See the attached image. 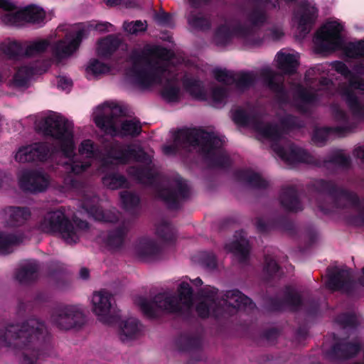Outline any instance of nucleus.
Wrapping results in <instances>:
<instances>
[{"instance_id": "obj_38", "label": "nucleus", "mask_w": 364, "mask_h": 364, "mask_svg": "<svg viewBox=\"0 0 364 364\" xmlns=\"http://www.w3.org/2000/svg\"><path fill=\"white\" fill-rule=\"evenodd\" d=\"M0 50L9 58L24 55V42L18 41H5L1 44Z\"/></svg>"}, {"instance_id": "obj_26", "label": "nucleus", "mask_w": 364, "mask_h": 364, "mask_svg": "<svg viewBox=\"0 0 364 364\" xmlns=\"http://www.w3.org/2000/svg\"><path fill=\"white\" fill-rule=\"evenodd\" d=\"M329 279L327 285L332 290L348 292L351 286L350 274L345 267L333 268L329 271Z\"/></svg>"}, {"instance_id": "obj_49", "label": "nucleus", "mask_w": 364, "mask_h": 364, "mask_svg": "<svg viewBox=\"0 0 364 364\" xmlns=\"http://www.w3.org/2000/svg\"><path fill=\"white\" fill-rule=\"evenodd\" d=\"M125 31L130 34H137L145 31L146 26L141 21H136L130 23H124L123 25Z\"/></svg>"}, {"instance_id": "obj_55", "label": "nucleus", "mask_w": 364, "mask_h": 364, "mask_svg": "<svg viewBox=\"0 0 364 364\" xmlns=\"http://www.w3.org/2000/svg\"><path fill=\"white\" fill-rule=\"evenodd\" d=\"M284 36L283 29L281 27H275L271 29L270 36L273 40H279Z\"/></svg>"}, {"instance_id": "obj_34", "label": "nucleus", "mask_w": 364, "mask_h": 364, "mask_svg": "<svg viewBox=\"0 0 364 364\" xmlns=\"http://www.w3.org/2000/svg\"><path fill=\"white\" fill-rule=\"evenodd\" d=\"M23 241L21 235H16L11 231H0V254L11 252L14 245Z\"/></svg>"}, {"instance_id": "obj_8", "label": "nucleus", "mask_w": 364, "mask_h": 364, "mask_svg": "<svg viewBox=\"0 0 364 364\" xmlns=\"http://www.w3.org/2000/svg\"><path fill=\"white\" fill-rule=\"evenodd\" d=\"M223 140L215 133L206 132L203 129H183L177 132L173 144L163 146V152L170 155L178 149H196L207 155H215L219 153Z\"/></svg>"}, {"instance_id": "obj_25", "label": "nucleus", "mask_w": 364, "mask_h": 364, "mask_svg": "<svg viewBox=\"0 0 364 364\" xmlns=\"http://www.w3.org/2000/svg\"><path fill=\"white\" fill-rule=\"evenodd\" d=\"M161 250L160 245L154 239L144 237L134 245V254L139 259L149 261L156 258Z\"/></svg>"}, {"instance_id": "obj_64", "label": "nucleus", "mask_w": 364, "mask_h": 364, "mask_svg": "<svg viewBox=\"0 0 364 364\" xmlns=\"http://www.w3.org/2000/svg\"><path fill=\"white\" fill-rule=\"evenodd\" d=\"M356 155L358 157L364 159V146L360 147L356 150Z\"/></svg>"}, {"instance_id": "obj_27", "label": "nucleus", "mask_w": 364, "mask_h": 364, "mask_svg": "<svg viewBox=\"0 0 364 364\" xmlns=\"http://www.w3.org/2000/svg\"><path fill=\"white\" fill-rule=\"evenodd\" d=\"M46 68L38 69L30 64L22 63L16 67L15 73L11 80V84L16 87H25L32 77L36 74L45 72Z\"/></svg>"}, {"instance_id": "obj_56", "label": "nucleus", "mask_w": 364, "mask_h": 364, "mask_svg": "<svg viewBox=\"0 0 364 364\" xmlns=\"http://www.w3.org/2000/svg\"><path fill=\"white\" fill-rule=\"evenodd\" d=\"M266 269L269 273L275 272L278 269V265L274 259H266Z\"/></svg>"}, {"instance_id": "obj_29", "label": "nucleus", "mask_w": 364, "mask_h": 364, "mask_svg": "<svg viewBox=\"0 0 364 364\" xmlns=\"http://www.w3.org/2000/svg\"><path fill=\"white\" fill-rule=\"evenodd\" d=\"M225 249L227 252L232 253L240 259H245L250 252V246L248 241L244 235V232H237L234 238L225 244Z\"/></svg>"}, {"instance_id": "obj_40", "label": "nucleus", "mask_w": 364, "mask_h": 364, "mask_svg": "<svg viewBox=\"0 0 364 364\" xmlns=\"http://www.w3.org/2000/svg\"><path fill=\"white\" fill-rule=\"evenodd\" d=\"M260 75L269 83L270 88L277 93L278 97L280 98V100L282 102L285 101V100L282 98V95H286L283 85L279 83L274 84V80L276 76L271 68L269 66L264 67L260 71Z\"/></svg>"}, {"instance_id": "obj_62", "label": "nucleus", "mask_w": 364, "mask_h": 364, "mask_svg": "<svg viewBox=\"0 0 364 364\" xmlns=\"http://www.w3.org/2000/svg\"><path fill=\"white\" fill-rule=\"evenodd\" d=\"M80 276L82 279H86L89 277V271L86 268H82L80 271Z\"/></svg>"}, {"instance_id": "obj_18", "label": "nucleus", "mask_w": 364, "mask_h": 364, "mask_svg": "<svg viewBox=\"0 0 364 364\" xmlns=\"http://www.w3.org/2000/svg\"><path fill=\"white\" fill-rule=\"evenodd\" d=\"M17 178L19 187L32 193L45 191L50 183L49 176L38 171L22 169L18 171Z\"/></svg>"}, {"instance_id": "obj_14", "label": "nucleus", "mask_w": 364, "mask_h": 364, "mask_svg": "<svg viewBox=\"0 0 364 364\" xmlns=\"http://www.w3.org/2000/svg\"><path fill=\"white\" fill-rule=\"evenodd\" d=\"M232 37L241 39L248 46L259 43L252 27H247L240 23H226L218 28L215 33V41L218 45L227 43Z\"/></svg>"}, {"instance_id": "obj_48", "label": "nucleus", "mask_w": 364, "mask_h": 364, "mask_svg": "<svg viewBox=\"0 0 364 364\" xmlns=\"http://www.w3.org/2000/svg\"><path fill=\"white\" fill-rule=\"evenodd\" d=\"M295 0H254L255 3L267 9H282Z\"/></svg>"}, {"instance_id": "obj_57", "label": "nucleus", "mask_w": 364, "mask_h": 364, "mask_svg": "<svg viewBox=\"0 0 364 364\" xmlns=\"http://www.w3.org/2000/svg\"><path fill=\"white\" fill-rule=\"evenodd\" d=\"M205 265L209 269H213L216 266L215 257L214 255L210 254L208 255L207 259L203 260Z\"/></svg>"}, {"instance_id": "obj_10", "label": "nucleus", "mask_w": 364, "mask_h": 364, "mask_svg": "<svg viewBox=\"0 0 364 364\" xmlns=\"http://www.w3.org/2000/svg\"><path fill=\"white\" fill-rule=\"evenodd\" d=\"M329 67H331L332 69L348 80V87L343 92V95L353 111L358 112L360 105L355 92L358 93L364 92V79L360 76L353 74L345 63L336 61L330 64L318 65L316 68L308 70L306 77L310 78L314 73L323 72L324 70L328 69Z\"/></svg>"}, {"instance_id": "obj_19", "label": "nucleus", "mask_w": 364, "mask_h": 364, "mask_svg": "<svg viewBox=\"0 0 364 364\" xmlns=\"http://www.w3.org/2000/svg\"><path fill=\"white\" fill-rule=\"evenodd\" d=\"M318 16V9L311 0H305L300 3L299 7L294 14V21L297 23L301 36L308 33Z\"/></svg>"}, {"instance_id": "obj_63", "label": "nucleus", "mask_w": 364, "mask_h": 364, "mask_svg": "<svg viewBox=\"0 0 364 364\" xmlns=\"http://www.w3.org/2000/svg\"><path fill=\"white\" fill-rule=\"evenodd\" d=\"M104 1L109 6H114L119 5L121 0H104Z\"/></svg>"}, {"instance_id": "obj_9", "label": "nucleus", "mask_w": 364, "mask_h": 364, "mask_svg": "<svg viewBox=\"0 0 364 364\" xmlns=\"http://www.w3.org/2000/svg\"><path fill=\"white\" fill-rule=\"evenodd\" d=\"M39 228L44 232L58 234L66 243L73 244L88 228V224L77 219L72 222L63 210L58 209L48 212L40 223Z\"/></svg>"}, {"instance_id": "obj_5", "label": "nucleus", "mask_w": 364, "mask_h": 364, "mask_svg": "<svg viewBox=\"0 0 364 364\" xmlns=\"http://www.w3.org/2000/svg\"><path fill=\"white\" fill-rule=\"evenodd\" d=\"M46 333L44 323L31 318L21 326L10 324L6 326L0 333V341L5 346L14 345L22 348L21 364H37L38 354L31 345L43 340Z\"/></svg>"}, {"instance_id": "obj_43", "label": "nucleus", "mask_w": 364, "mask_h": 364, "mask_svg": "<svg viewBox=\"0 0 364 364\" xmlns=\"http://www.w3.org/2000/svg\"><path fill=\"white\" fill-rule=\"evenodd\" d=\"M103 184L110 189H117L128 186L125 178L117 173H109L102 178Z\"/></svg>"}, {"instance_id": "obj_30", "label": "nucleus", "mask_w": 364, "mask_h": 364, "mask_svg": "<svg viewBox=\"0 0 364 364\" xmlns=\"http://www.w3.org/2000/svg\"><path fill=\"white\" fill-rule=\"evenodd\" d=\"M299 54L282 50L277 53L275 61L279 70L285 73H294L298 66Z\"/></svg>"}, {"instance_id": "obj_46", "label": "nucleus", "mask_w": 364, "mask_h": 364, "mask_svg": "<svg viewBox=\"0 0 364 364\" xmlns=\"http://www.w3.org/2000/svg\"><path fill=\"white\" fill-rule=\"evenodd\" d=\"M120 198L122 203L126 209H132L139 203V198L136 195L127 191L121 192Z\"/></svg>"}, {"instance_id": "obj_33", "label": "nucleus", "mask_w": 364, "mask_h": 364, "mask_svg": "<svg viewBox=\"0 0 364 364\" xmlns=\"http://www.w3.org/2000/svg\"><path fill=\"white\" fill-rule=\"evenodd\" d=\"M279 200L281 205L287 210L297 211L302 208L297 193L292 188L284 190Z\"/></svg>"}, {"instance_id": "obj_52", "label": "nucleus", "mask_w": 364, "mask_h": 364, "mask_svg": "<svg viewBox=\"0 0 364 364\" xmlns=\"http://www.w3.org/2000/svg\"><path fill=\"white\" fill-rule=\"evenodd\" d=\"M73 85L72 80L65 76H60L57 78V86L62 90L69 91Z\"/></svg>"}, {"instance_id": "obj_36", "label": "nucleus", "mask_w": 364, "mask_h": 364, "mask_svg": "<svg viewBox=\"0 0 364 364\" xmlns=\"http://www.w3.org/2000/svg\"><path fill=\"white\" fill-rule=\"evenodd\" d=\"M9 215V224L11 227L19 226L23 224L30 217L31 213L27 208H9L6 210Z\"/></svg>"}, {"instance_id": "obj_7", "label": "nucleus", "mask_w": 364, "mask_h": 364, "mask_svg": "<svg viewBox=\"0 0 364 364\" xmlns=\"http://www.w3.org/2000/svg\"><path fill=\"white\" fill-rule=\"evenodd\" d=\"M202 294V296L197 301L195 309L198 315L203 318L210 316H218L222 314L223 311L232 314L237 309H252L255 307L250 299L237 290L226 292L223 301L225 306L223 307L216 301L217 290L215 288L207 287L203 289Z\"/></svg>"}, {"instance_id": "obj_3", "label": "nucleus", "mask_w": 364, "mask_h": 364, "mask_svg": "<svg viewBox=\"0 0 364 364\" xmlns=\"http://www.w3.org/2000/svg\"><path fill=\"white\" fill-rule=\"evenodd\" d=\"M196 287L201 286L203 282L200 278L191 280L188 278L181 279L178 285V297L164 292L158 294L153 299L139 297L136 304L147 317L155 318L164 312L189 313L194 309L193 291L190 283Z\"/></svg>"}, {"instance_id": "obj_32", "label": "nucleus", "mask_w": 364, "mask_h": 364, "mask_svg": "<svg viewBox=\"0 0 364 364\" xmlns=\"http://www.w3.org/2000/svg\"><path fill=\"white\" fill-rule=\"evenodd\" d=\"M321 183L323 186V188L322 190L323 193L319 196V198L324 199L326 203H333L332 207H328L326 205V204L318 201V206L321 210L324 212L331 211L333 208H339L341 206L340 203L346 200L347 197L345 194L341 193L336 198L331 193L327 191V187H328V183L323 181H321Z\"/></svg>"}, {"instance_id": "obj_59", "label": "nucleus", "mask_w": 364, "mask_h": 364, "mask_svg": "<svg viewBox=\"0 0 364 364\" xmlns=\"http://www.w3.org/2000/svg\"><path fill=\"white\" fill-rule=\"evenodd\" d=\"M350 222L355 225H364V210L361 211L358 217L351 219Z\"/></svg>"}, {"instance_id": "obj_22", "label": "nucleus", "mask_w": 364, "mask_h": 364, "mask_svg": "<svg viewBox=\"0 0 364 364\" xmlns=\"http://www.w3.org/2000/svg\"><path fill=\"white\" fill-rule=\"evenodd\" d=\"M189 192L187 183L181 178H177L171 184L170 188H164L159 193V196L166 201L171 208L188 196Z\"/></svg>"}, {"instance_id": "obj_21", "label": "nucleus", "mask_w": 364, "mask_h": 364, "mask_svg": "<svg viewBox=\"0 0 364 364\" xmlns=\"http://www.w3.org/2000/svg\"><path fill=\"white\" fill-rule=\"evenodd\" d=\"M213 77L220 82L230 85L235 82V86L240 90L245 89L252 84L255 78L252 73H242L235 75L231 71L223 68H215L213 70Z\"/></svg>"}, {"instance_id": "obj_13", "label": "nucleus", "mask_w": 364, "mask_h": 364, "mask_svg": "<svg viewBox=\"0 0 364 364\" xmlns=\"http://www.w3.org/2000/svg\"><path fill=\"white\" fill-rule=\"evenodd\" d=\"M132 159L142 161L146 164L151 161L150 157L139 146L135 144L124 146L116 144L112 146L108 154L102 159L101 165L105 167L109 164H125Z\"/></svg>"}, {"instance_id": "obj_11", "label": "nucleus", "mask_w": 364, "mask_h": 364, "mask_svg": "<svg viewBox=\"0 0 364 364\" xmlns=\"http://www.w3.org/2000/svg\"><path fill=\"white\" fill-rule=\"evenodd\" d=\"M46 14L43 9L30 6L23 10L18 9L9 0H0V21L8 26H21L31 23L38 26L44 23Z\"/></svg>"}, {"instance_id": "obj_31", "label": "nucleus", "mask_w": 364, "mask_h": 364, "mask_svg": "<svg viewBox=\"0 0 364 364\" xmlns=\"http://www.w3.org/2000/svg\"><path fill=\"white\" fill-rule=\"evenodd\" d=\"M345 54L350 58H363V60L353 67V71L356 74H364V41L351 43L345 48Z\"/></svg>"}, {"instance_id": "obj_39", "label": "nucleus", "mask_w": 364, "mask_h": 364, "mask_svg": "<svg viewBox=\"0 0 364 364\" xmlns=\"http://www.w3.org/2000/svg\"><path fill=\"white\" fill-rule=\"evenodd\" d=\"M38 269L35 261H28L21 265L16 274V278L21 282H26L35 278Z\"/></svg>"}, {"instance_id": "obj_60", "label": "nucleus", "mask_w": 364, "mask_h": 364, "mask_svg": "<svg viewBox=\"0 0 364 364\" xmlns=\"http://www.w3.org/2000/svg\"><path fill=\"white\" fill-rule=\"evenodd\" d=\"M112 27H113V26L111 23H107V22L100 23L97 26V28L100 31H112L110 28Z\"/></svg>"}, {"instance_id": "obj_15", "label": "nucleus", "mask_w": 364, "mask_h": 364, "mask_svg": "<svg viewBox=\"0 0 364 364\" xmlns=\"http://www.w3.org/2000/svg\"><path fill=\"white\" fill-rule=\"evenodd\" d=\"M50 321L58 328L69 330L77 327L82 323L83 311L77 305L60 306L53 312Z\"/></svg>"}, {"instance_id": "obj_20", "label": "nucleus", "mask_w": 364, "mask_h": 364, "mask_svg": "<svg viewBox=\"0 0 364 364\" xmlns=\"http://www.w3.org/2000/svg\"><path fill=\"white\" fill-rule=\"evenodd\" d=\"M85 35L84 28L75 26L71 28L64 40L60 41L54 47V54L58 59L71 55L78 48Z\"/></svg>"}, {"instance_id": "obj_37", "label": "nucleus", "mask_w": 364, "mask_h": 364, "mask_svg": "<svg viewBox=\"0 0 364 364\" xmlns=\"http://www.w3.org/2000/svg\"><path fill=\"white\" fill-rule=\"evenodd\" d=\"M128 224L123 225L122 228L112 231L107 240V246L112 250L119 249L124 243L127 232L128 231Z\"/></svg>"}, {"instance_id": "obj_50", "label": "nucleus", "mask_w": 364, "mask_h": 364, "mask_svg": "<svg viewBox=\"0 0 364 364\" xmlns=\"http://www.w3.org/2000/svg\"><path fill=\"white\" fill-rule=\"evenodd\" d=\"M129 173L130 175L134 176L137 180L141 183H146V178H149L150 173L148 168L138 169L132 168L129 169Z\"/></svg>"}, {"instance_id": "obj_28", "label": "nucleus", "mask_w": 364, "mask_h": 364, "mask_svg": "<svg viewBox=\"0 0 364 364\" xmlns=\"http://www.w3.org/2000/svg\"><path fill=\"white\" fill-rule=\"evenodd\" d=\"M119 336L123 342L137 338L142 332V326L134 317L124 318L118 323Z\"/></svg>"}, {"instance_id": "obj_47", "label": "nucleus", "mask_w": 364, "mask_h": 364, "mask_svg": "<svg viewBox=\"0 0 364 364\" xmlns=\"http://www.w3.org/2000/svg\"><path fill=\"white\" fill-rule=\"evenodd\" d=\"M333 131L334 129L331 128H318L314 132L313 140L316 144L321 145L330 138Z\"/></svg>"}, {"instance_id": "obj_12", "label": "nucleus", "mask_w": 364, "mask_h": 364, "mask_svg": "<svg viewBox=\"0 0 364 364\" xmlns=\"http://www.w3.org/2000/svg\"><path fill=\"white\" fill-rule=\"evenodd\" d=\"M343 26L340 21H326L316 32L314 39L316 51L323 53L341 48L343 43Z\"/></svg>"}, {"instance_id": "obj_1", "label": "nucleus", "mask_w": 364, "mask_h": 364, "mask_svg": "<svg viewBox=\"0 0 364 364\" xmlns=\"http://www.w3.org/2000/svg\"><path fill=\"white\" fill-rule=\"evenodd\" d=\"M132 66L126 73L127 82L141 89L162 85L161 95L168 102L178 100L180 90L173 74V53L161 47L151 46L134 51Z\"/></svg>"}, {"instance_id": "obj_16", "label": "nucleus", "mask_w": 364, "mask_h": 364, "mask_svg": "<svg viewBox=\"0 0 364 364\" xmlns=\"http://www.w3.org/2000/svg\"><path fill=\"white\" fill-rule=\"evenodd\" d=\"M186 88L190 95L195 99L201 101H208L214 107H220L227 102L229 92L224 87H216L208 94L201 83L196 80H191L186 83Z\"/></svg>"}, {"instance_id": "obj_17", "label": "nucleus", "mask_w": 364, "mask_h": 364, "mask_svg": "<svg viewBox=\"0 0 364 364\" xmlns=\"http://www.w3.org/2000/svg\"><path fill=\"white\" fill-rule=\"evenodd\" d=\"M112 294L105 291L95 292L91 299L92 310L103 323L112 324L115 321Z\"/></svg>"}, {"instance_id": "obj_24", "label": "nucleus", "mask_w": 364, "mask_h": 364, "mask_svg": "<svg viewBox=\"0 0 364 364\" xmlns=\"http://www.w3.org/2000/svg\"><path fill=\"white\" fill-rule=\"evenodd\" d=\"M48 149L44 144H34L19 148L15 159L19 163H26L36 159L43 161L48 154Z\"/></svg>"}, {"instance_id": "obj_41", "label": "nucleus", "mask_w": 364, "mask_h": 364, "mask_svg": "<svg viewBox=\"0 0 364 364\" xmlns=\"http://www.w3.org/2000/svg\"><path fill=\"white\" fill-rule=\"evenodd\" d=\"M118 44V40L111 36L102 39L97 47L98 55L103 58L110 55L117 48Z\"/></svg>"}, {"instance_id": "obj_4", "label": "nucleus", "mask_w": 364, "mask_h": 364, "mask_svg": "<svg viewBox=\"0 0 364 364\" xmlns=\"http://www.w3.org/2000/svg\"><path fill=\"white\" fill-rule=\"evenodd\" d=\"M233 119L238 124L250 127L255 131L259 139L272 142V147L278 156L289 166H296L299 163L311 162V156L301 148L290 144L281 147L277 142L283 136L281 128L272 127L263 122L260 118H251L246 112L241 109L235 111Z\"/></svg>"}, {"instance_id": "obj_58", "label": "nucleus", "mask_w": 364, "mask_h": 364, "mask_svg": "<svg viewBox=\"0 0 364 364\" xmlns=\"http://www.w3.org/2000/svg\"><path fill=\"white\" fill-rule=\"evenodd\" d=\"M336 119L344 125L343 129H347L348 127L346 125L347 122L346 114L342 110H337L335 114Z\"/></svg>"}, {"instance_id": "obj_45", "label": "nucleus", "mask_w": 364, "mask_h": 364, "mask_svg": "<svg viewBox=\"0 0 364 364\" xmlns=\"http://www.w3.org/2000/svg\"><path fill=\"white\" fill-rule=\"evenodd\" d=\"M315 97L311 90H306L299 87L296 91V99L295 105L301 110H304V105L312 102Z\"/></svg>"}, {"instance_id": "obj_42", "label": "nucleus", "mask_w": 364, "mask_h": 364, "mask_svg": "<svg viewBox=\"0 0 364 364\" xmlns=\"http://www.w3.org/2000/svg\"><path fill=\"white\" fill-rule=\"evenodd\" d=\"M110 71L111 67L109 65L96 59L91 60L86 67V73L88 77L109 73Z\"/></svg>"}, {"instance_id": "obj_23", "label": "nucleus", "mask_w": 364, "mask_h": 364, "mask_svg": "<svg viewBox=\"0 0 364 364\" xmlns=\"http://www.w3.org/2000/svg\"><path fill=\"white\" fill-rule=\"evenodd\" d=\"M99 199L92 194H86L82 200V208L95 220L112 223L117 219L115 213L109 211L106 213L98 205Z\"/></svg>"}, {"instance_id": "obj_35", "label": "nucleus", "mask_w": 364, "mask_h": 364, "mask_svg": "<svg viewBox=\"0 0 364 364\" xmlns=\"http://www.w3.org/2000/svg\"><path fill=\"white\" fill-rule=\"evenodd\" d=\"M50 38H37L24 42V55L34 56L45 52L50 43Z\"/></svg>"}, {"instance_id": "obj_44", "label": "nucleus", "mask_w": 364, "mask_h": 364, "mask_svg": "<svg viewBox=\"0 0 364 364\" xmlns=\"http://www.w3.org/2000/svg\"><path fill=\"white\" fill-rule=\"evenodd\" d=\"M239 178L241 180L245 181L250 185L257 188H264L267 184V181L259 174L251 171H242L239 175Z\"/></svg>"}, {"instance_id": "obj_6", "label": "nucleus", "mask_w": 364, "mask_h": 364, "mask_svg": "<svg viewBox=\"0 0 364 364\" xmlns=\"http://www.w3.org/2000/svg\"><path fill=\"white\" fill-rule=\"evenodd\" d=\"M121 108L114 102L98 105L92 114L93 120L100 129L111 136H136L141 131L136 119H126L119 117Z\"/></svg>"}, {"instance_id": "obj_54", "label": "nucleus", "mask_w": 364, "mask_h": 364, "mask_svg": "<svg viewBox=\"0 0 364 364\" xmlns=\"http://www.w3.org/2000/svg\"><path fill=\"white\" fill-rule=\"evenodd\" d=\"M255 225L257 230L260 232L267 231L270 226V224L264 218H257Z\"/></svg>"}, {"instance_id": "obj_2", "label": "nucleus", "mask_w": 364, "mask_h": 364, "mask_svg": "<svg viewBox=\"0 0 364 364\" xmlns=\"http://www.w3.org/2000/svg\"><path fill=\"white\" fill-rule=\"evenodd\" d=\"M40 131L50 136L55 141L58 149L65 161L62 165L70 173L79 175L86 171L94 159L98 157L97 145L89 139H83L78 146V154L85 161L77 158L74 141L73 123L58 113H51L42 118L37 124Z\"/></svg>"}, {"instance_id": "obj_51", "label": "nucleus", "mask_w": 364, "mask_h": 364, "mask_svg": "<svg viewBox=\"0 0 364 364\" xmlns=\"http://www.w3.org/2000/svg\"><path fill=\"white\" fill-rule=\"evenodd\" d=\"M188 21L190 25L195 28H203L208 25V21L202 16L190 14L188 16Z\"/></svg>"}, {"instance_id": "obj_53", "label": "nucleus", "mask_w": 364, "mask_h": 364, "mask_svg": "<svg viewBox=\"0 0 364 364\" xmlns=\"http://www.w3.org/2000/svg\"><path fill=\"white\" fill-rule=\"evenodd\" d=\"M360 349V346L356 343H350L346 346V353L343 355L345 357H350L356 354Z\"/></svg>"}, {"instance_id": "obj_61", "label": "nucleus", "mask_w": 364, "mask_h": 364, "mask_svg": "<svg viewBox=\"0 0 364 364\" xmlns=\"http://www.w3.org/2000/svg\"><path fill=\"white\" fill-rule=\"evenodd\" d=\"M123 4L126 8L128 9L135 8L139 6V4L136 2V0H127L123 2Z\"/></svg>"}]
</instances>
